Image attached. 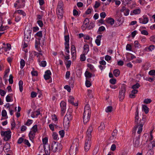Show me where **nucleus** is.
I'll return each mask as SVG.
<instances>
[{"mask_svg": "<svg viewBox=\"0 0 155 155\" xmlns=\"http://www.w3.org/2000/svg\"><path fill=\"white\" fill-rule=\"evenodd\" d=\"M40 114V111L38 110H36L32 112L31 116L33 118H35V117H37Z\"/></svg>", "mask_w": 155, "mask_h": 155, "instance_id": "20", "label": "nucleus"}, {"mask_svg": "<svg viewBox=\"0 0 155 155\" xmlns=\"http://www.w3.org/2000/svg\"><path fill=\"white\" fill-rule=\"evenodd\" d=\"M86 54H84V53H83V54H81V55L80 57V60L81 61H84L86 60V57L85 56V55Z\"/></svg>", "mask_w": 155, "mask_h": 155, "instance_id": "33", "label": "nucleus"}, {"mask_svg": "<svg viewBox=\"0 0 155 155\" xmlns=\"http://www.w3.org/2000/svg\"><path fill=\"white\" fill-rule=\"evenodd\" d=\"M9 72V69H7L5 71V73L3 77L4 78H5L8 76V74Z\"/></svg>", "mask_w": 155, "mask_h": 155, "instance_id": "36", "label": "nucleus"}, {"mask_svg": "<svg viewBox=\"0 0 155 155\" xmlns=\"http://www.w3.org/2000/svg\"><path fill=\"white\" fill-rule=\"evenodd\" d=\"M32 121L31 120L28 119L25 124L27 126H29L31 124Z\"/></svg>", "mask_w": 155, "mask_h": 155, "instance_id": "57", "label": "nucleus"}, {"mask_svg": "<svg viewBox=\"0 0 155 155\" xmlns=\"http://www.w3.org/2000/svg\"><path fill=\"white\" fill-rule=\"evenodd\" d=\"M35 133L31 130L29 134V138L31 141H33V140L35 138Z\"/></svg>", "mask_w": 155, "mask_h": 155, "instance_id": "19", "label": "nucleus"}, {"mask_svg": "<svg viewBox=\"0 0 155 155\" xmlns=\"http://www.w3.org/2000/svg\"><path fill=\"white\" fill-rule=\"evenodd\" d=\"M6 92L4 90L0 89V94L2 96H4L6 94Z\"/></svg>", "mask_w": 155, "mask_h": 155, "instance_id": "52", "label": "nucleus"}, {"mask_svg": "<svg viewBox=\"0 0 155 155\" xmlns=\"http://www.w3.org/2000/svg\"><path fill=\"white\" fill-rule=\"evenodd\" d=\"M64 4L62 1H60L58 2L57 9H63Z\"/></svg>", "mask_w": 155, "mask_h": 155, "instance_id": "22", "label": "nucleus"}, {"mask_svg": "<svg viewBox=\"0 0 155 155\" xmlns=\"http://www.w3.org/2000/svg\"><path fill=\"white\" fill-rule=\"evenodd\" d=\"M139 117H135V126L134 127V132H136V131L137 130V128H138L137 133L138 134H140L141 133L142 131V127L143 126L145 123V121L143 120V118L142 119H140L139 121Z\"/></svg>", "mask_w": 155, "mask_h": 155, "instance_id": "1", "label": "nucleus"}, {"mask_svg": "<svg viewBox=\"0 0 155 155\" xmlns=\"http://www.w3.org/2000/svg\"><path fill=\"white\" fill-rule=\"evenodd\" d=\"M107 23L110 24L111 25H113L114 23V20L111 18H108L106 20Z\"/></svg>", "mask_w": 155, "mask_h": 155, "instance_id": "23", "label": "nucleus"}, {"mask_svg": "<svg viewBox=\"0 0 155 155\" xmlns=\"http://www.w3.org/2000/svg\"><path fill=\"white\" fill-rule=\"evenodd\" d=\"M87 66L91 70H93V71H94V67L91 64H87Z\"/></svg>", "mask_w": 155, "mask_h": 155, "instance_id": "60", "label": "nucleus"}, {"mask_svg": "<svg viewBox=\"0 0 155 155\" xmlns=\"http://www.w3.org/2000/svg\"><path fill=\"white\" fill-rule=\"evenodd\" d=\"M48 141V138L47 137H45V138L43 139L42 142L44 144H45L47 143Z\"/></svg>", "mask_w": 155, "mask_h": 155, "instance_id": "58", "label": "nucleus"}, {"mask_svg": "<svg viewBox=\"0 0 155 155\" xmlns=\"http://www.w3.org/2000/svg\"><path fill=\"white\" fill-rule=\"evenodd\" d=\"M74 99V97L73 96H70L68 99V101L72 105L75 106H77L78 105V104L77 103H74V102L73 101Z\"/></svg>", "mask_w": 155, "mask_h": 155, "instance_id": "18", "label": "nucleus"}, {"mask_svg": "<svg viewBox=\"0 0 155 155\" xmlns=\"http://www.w3.org/2000/svg\"><path fill=\"white\" fill-rule=\"evenodd\" d=\"M116 80L115 79H111L110 80V82L113 84H114L116 83Z\"/></svg>", "mask_w": 155, "mask_h": 155, "instance_id": "53", "label": "nucleus"}, {"mask_svg": "<svg viewBox=\"0 0 155 155\" xmlns=\"http://www.w3.org/2000/svg\"><path fill=\"white\" fill-rule=\"evenodd\" d=\"M38 24L40 27H42L43 26V23L42 21L41 20H38L37 22Z\"/></svg>", "mask_w": 155, "mask_h": 155, "instance_id": "61", "label": "nucleus"}, {"mask_svg": "<svg viewBox=\"0 0 155 155\" xmlns=\"http://www.w3.org/2000/svg\"><path fill=\"white\" fill-rule=\"evenodd\" d=\"M72 119V115L71 112H68L64 116V119L63 125L65 128H68L70 126V121Z\"/></svg>", "mask_w": 155, "mask_h": 155, "instance_id": "3", "label": "nucleus"}, {"mask_svg": "<svg viewBox=\"0 0 155 155\" xmlns=\"http://www.w3.org/2000/svg\"><path fill=\"white\" fill-rule=\"evenodd\" d=\"M113 73L114 76L116 77H118L120 74V71L118 69H115Z\"/></svg>", "mask_w": 155, "mask_h": 155, "instance_id": "27", "label": "nucleus"}, {"mask_svg": "<svg viewBox=\"0 0 155 155\" xmlns=\"http://www.w3.org/2000/svg\"><path fill=\"white\" fill-rule=\"evenodd\" d=\"M6 100L7 102H10L13 101L12 96H10V95H8L6 97Z\"/></svg>", "mask_w": 155, "mask_h": 155, "instance_id": "25", "label": "nucleus"}, {"mask_svg": "<svg viewBox=\"0 0 155 155\" xmlns=\"http://www.w3.org/2000/svg\"><path fill=\"white\" fill-rule=\"evenodd\" d=\"M25 65V61L23 59H21L20 61V68L22 69Z\"/></svg>", "mask_w": 155, "mask_h": 155, "instance_id": "32", "label": "nucleus"}, {"mask_svg": "<svg viewBox=\"0 0 155 155\" xmlns=\"http://www.w3.org/2000/svg\"><path fill=\"white\" fill-rule=\"evenodd\" d=\"M86 86L87 87H89L91 85L90 81L88 80H86L85 82Z\"/></svg>", "mask_w": 155, "mask_h": 155, "instance_id": "49", "label": "nucleus"}, {"mask_svg": "<svg viewBox=\"0 0 155 155\" xmlns=\"http://www.w3.org/2000/svg\"><path fill=\"white\" fill-rule=\"evenodd\" d=\"M13 77L12 74H10L9 76V78L8 79L9 83L10 84H12L13 83Z\"/></svg>", "mask_w": 155, "mask_h": 155, "instance_id": "41", "label": "nucleus"}, {"mask_svg": "<svg viewBox=\"0 0 155 155\" xmlns=\"http://www.w3.org/2000/svg\"><path fill=\"white\" fill-rule=\"evenodd\" d=\"M141 32L142 34L144 35H148V32L145 30H143L141 31Z\"/></svg>", "mask_w": 155, "mask_h": 155, "instance_id": "56", "label": "nucleus"}, {"mask_svg": "<svg viewBox=\"0 0 155 155\" xmlns=\"http://www.w3.org/2000/svg\"><path fill=\"white\" fill-rule=\"evenodd\" d=\"M151 102L152 100L150 99L149 98L145 99L143 101V103L146 104H149Z\"/></svg>", "mask_w": 155, "mask_h": 155, "instance_id": "35", "label": "nucleus"}, {"mask_svg": "<svg viewBox=\"0 0 155 155\" xmlns=\"http://www.w3.org/2000/svg\"><path fill=\"white\" fill-rule=\"evenodd\" d=\"M93 131V127L91 126H90L88 128L87 133L86 137L87 138H91V133Z\"/></svg>", "mask_w": 155, "mask_h": 155, "instance_id": "13", "label": "nucleus"}, {"mask_svg": "<svg viewBox=\"0 0 155 155\" xmlns=\"http://www.w3.org/2000/svg\"><path fill=\"white\" fill-rule=\"evenodd\" d=\"M31 74L33 76H37L38 75L37 72L36 71H32Z\"/></svg>", "mask_w": 155, "mask_h": 155, "instance_id": "63", "label": "nucleus"}, {"mask_svg": "<svg viewBox=\"0 0 155 155\" xmlns=\"http://www.w3.org/2000/svg\"><path fill=\"white\" fill-rule=\"evenodd\" d=\"M91 113L90 105L88 104L86 105L84 108L83 115V122L84 124H86L89 120Z\"/></svg>", "mask_w": 155, "mask_h": 155, "instance_id": "2", "label": "nucleus"}, {"mask_svg": "<svg viewBox=\"0 0 155 155\" xmlns=\"http://www.w3.org/2000/svg\"><path fill=\"white\" fill-rule=\"evenodd\" d=\"M64 88L67 90L68 92H70L71 90V88L70 86L68 85H66L64 86Z\"/></svg>", "mask_w": 155, "mask_h": 155, "instance_id": "47", "label": "nucleus"}, {"mask_svg": "<svg viewBox=\"0 0 155 155\" xmlns=\"http://www.w3.org/2000/svg\"><path fill=\"white\" fill-rule=\"evenodd\" d=\"M155 48V46L153 45L150 46L148 48V49L149 51H152Z\"/></svg>", "mask_w": 155, "mask_h": 155, "instance_id": "62", "label": "nucleus"}, {"mask_svg": "<svg viewBox=\"0 0 155 155\" xmlns=\"http://www.w3.org/2000/svg\"><path fill=\"white\" fill-rule=\"evenodd\" d=\"M52 150L54 152H56L58 150L59 151L62 149V145L61 144L55 141H53L51 144Z\"/></svg>", "mask_w": 155, "mask_h": 155, "instance_id": "5", "label": "nucleus"}, {"mask_svg": "<svg viewBox=\"0 0 155 155\" xmlns=\"http://www.w3.org/2000/svg\"><path fill=\"white\" fill-rule=\"evenodd\" d=\"M95 26V25L94 23H90L89 26L87 27L88 29H91L94 28Z\"/></svg>", "mask_w": 155, "mask_h": 155, "instance_id": "48", "label": "nucleus"}, {"mask_svg": "<svg viewBox=\"0 0 155 155\" xmlns=\"http://www.w3.org/2000/svg\"><path fill=\"white\" fill-rule=\"evenodd\" d=\"M24 142L27 145V146L28 147H30L31 146V144L29 142V141L26 139H25L24 140Z\"/></svg>", "mask_w": 155, "mask_h": 155, "instance_id": "54", "label": "nucleus"}, {"mask_svg": "<svg viewBox=\"0 0 155 155\" xmlns=\"http://www.w3.org/2000/svg\"><path fill=\"white\" fill-rule=\"evenodd\" d=\"M59 133L61 137H63L64 136V131L63 130H61L59 132Z\"/></svg>", "mask_w": 155, "mask_h": 155, "instance_id": "45", "label": "nucleus"}, {"mask_svg": "<svg viewBox=\"0 0 155 155\" xmlns=\"http://www.w3.org/2000/svg\"><path fill=\"white\" fill-rule=\"evenodd\" d=\"M99 151V148L97 146L96 147L93 151V155H95Z\"/></svg>", "mask_w": 155, "mask_h": 155, "instance_id": "34", "label": "nucleus"}, {"mask_svg": "<svg viewBox=\"0 0 155 155\" xmlns=\"http://www.w3.org/2000/svg\"><path fill=\"white\" fill-rule=\"evenodd\" d=\"M85 75L86 78H91L92 76V74L91 73L87 71H86L85 73Z\"/></svg>", "mask_w": 155, "mask_h": 155, "instance_id": "31", "label": "nucleus"}, {"mask_svg": "<svg viewBox=\"0 0 155 155\" xmlns=\"http://www.w3.org/2000/svg\"><path fill=\"white\" fill-rule=\"evenodd\" d=\"M101 37L102 35H98L97 37V38L96 39L95 42L97 46H99L100 45Z\"/></svg>", "mask_w": 155, "mask_h": 155, "instance_id": "21", "label": "nucleus"}, {"mask_svg": "<svg viewBox=\"0 0 155 155\" xmlns=\"http://www.w3.org/2000/svg\"><path fill=\"white\" fill-rule=\"evenodd\" d=\"M132 49L131 46L129 44H127L126 46V49L127 50L131 51Z\"/></svg>", "mask_w": 155, "mask_h": 155, "instance_id": "59", "label": "nucleus"}, {"mask_svg": "<svg viewBox=\"0 0 155 155\" xmlns=\"http://www.w3.org/2000/svg\"><path fill=\"white\" fill-rule=\"evenodd\" d=\"M138 92V90L137 89H133L131 93L129 95V97L131 98H134L135 97V94L137 93Z\"/></svg>", "mask_w": 155, "mask_h": 155, "instance_id": "16", "label": "nucleus"}, {"mask_svg": "<svg viewBox=\"0 0 155 155\" xmlns=\"http://www.w3.org/2000/svg\"><path fill=\"white\" fill-rule=\"evenodd\" d=\"M100 5V2L97 1H96L95 4L94 6V7L95 8H98Z\"/></svg>", "mask_w": 155, "mask_h": 155, "instance_id": "44", "label": "nucleus"}, {"mask_svg": "<svg viewBox=\"0 0 155 155\" xmlns=\"http://www.w3.org/2000/svg\"><path fill=\"white\" fill-rule=\"evenodd\" d=\"M139 22L143 24H147L149 21V19L146 16L143 15L142 17L139 18Z\"/></svg>", "mask_w": 155, "mask_h": 155, "instance_id": "14", "label": "nucleus"}, {"mask_svg": "<svg viewBox=\"0 0 155 155\" xmlns=\"http://www.w3.org/2000/svg\"><path fill=\"white\" fill-rule=\"evenodd\" d=\"M37 95V93L34 92L32 91L31 93V97L32 98H34Z\"/></svg>", "mask_w": 155, "mask_h": 155, "instance_id": "55", "label": "nucleus"}, {"mask_svg": "<svg viewBox=\"0 0 155 155\" xmlns=\"http://www.w3.org/2000/svg\"><path fill=\"white\" fill-rule=\"evenodd\" d=\"M91 138H87L85 143L84 150L86 152H87L89 150L91 146Z\"/></svg>", "mask_w": 155, "mask_h": 155, "instance_id": "10", "label": "nucleus"}, {"mask_svg": "<svg viewBox=\"0 0 155 155\" xmlns=\"http://www.w3.org/2000/svg\"><path fill=\"white\" fill-rule=\"evenodd\" d=\"M11 132L10 130L6 131H2L1 135L4 137L3 139L5 141H7L10 139L11 137Z\"/></svg>", "mask_w": 155, "mask_h": 155, "instance_id": "6", "label": "nucleus"}, {"mask_svg": "<svg viewBox=\"0 0 155 155\" xmlns=\"http://www.w3.org/2000/svg\"><path fill=\"white\" fill-rule=\"evenodd\" d=\"M66 103L64 101H62L60 104V107L61 108V112L63 115L65 113L66 109Z\"/></svg>", "mask_w": 155, "mask_h": 155, "instance_id": "12", "label": "nucleus"}, {"mask_svg": "<svg viewBox=\"0 0 155 155\" xmlns=\"http://www.w3.org/2000/svg\"><path fill=\"white\" fill-rule=\"evenodd\" d=\"M83 48V53L84 54H87L89 51V45L87 44H85L84 45Z\"/></svg>", "mask_w": 155, "mask_h": 155, "instance_id": "17", "label": "nucleus"}, {"mask_svg": "<svg viewBox=\"0 0 155 155\" xmlns=\"http://www.w3.org/2000/svg\"><path fill=\"white\" fill-rule=\"evenodd\" d=\"M18 13L19 14L22 15L23 16H25L26 15L25 13L22 10H16L15 11L14 14Z\"/></svg>", "mask_w": 155, "mask_h": 155, "instance_id": "28", "label": "nucleus"}, {"mask_svg": "<svg viewBox=\"0 0 155 155\" xmlns=\"http://www.w3.org/2000/svg\"><path fill=\"white\" fill-rule=\"evenodd\" d=\"M140 136L139 135L134 139L133 140V145L135 147H139L141 144L139 141Z\"/></svg>", "mask_w": 155, "mask_h": 155, "instance_id": "11", "label": "nucleus"}, {"mask_svg": "<svg viewBox=\"0 0 155 155\" xmlns=\"http://www.w3.org/2000/svg\"><path fill=\"white\" fill-rule=\"evenodd\" d=\"M89 22V20L88 18H86L84 21V24L87 26L88 25Z\"/></svg>", "mask_w": 155, "mask_h": 155, "instance_id": "40", "label": "nucleus"}, {"mask_svg": "<svg viewBox=\"0 0 155 155\" xmlns=\"http://www.w3.org/2000/svg\"><path fill=\"white\" fill-rule=\"evenodd\" d=\"M150 41L155 43V35L150 37Z\"/></svg>", "mask_w": 155, "mask_h": 155, "instance_id": "50", "label": "nucleus"}, {"mask_svg": "<svg viewBox=\"0 0 155 155\" xmlns=\"http://www.w3.org/2000/svg\"><path fill=\"white\" fill-rule=\"evenodd\" d=\"M56 13L58 18L61 19L63 16V9H57Z\"/></svg>", "mask_w": 155, "mask_h": 155, "instance_id": "15", "label": "nucleus"}, {"mask_svg": "<svg viewBox=\"0 0 155 155\" xmlns=\"http://www.w3.org/2000/svg\"><path fill=\"white\" fill-rule=\"evenodd\" d=\"M142 110L144 111L146 114H147L149 112V108L145 105H142Z\"/></svg>", "mask_w": 155, "mask_h": 155, "instance_id": "24", "label": "nucleus"}, {"mask_svg": "<svg viewBox=\"0 0 155 155\" xmlns=\"http://www.w3.org/2000/svg\"><path fill=\"white\" fill-rule=\"evenodd\" d=\"M36 37L35 47L37 48L38 45L39 44H41L42 45H44V41L42 40L41 41V38L42 37V31H40L38 32L35 35Z\"/></svg>", "mask_w": 155, "mask_h": 155, "instance_id": "4", "label": "nucleus"}, {"mask_svg": "<svg viewBox=\"0 0 155 155\" xmlns=\"http://www.w3.org/2000/svg\"><path fill=\"white\" fill-rule=\"evenodd\" d=\"M149 74L150 75H155V70H153L150 71L149 72Z\"/></svg>", "mask_w": 155, "mask_h": 155, "instance_id": "51", "label": "nucleus"}, {"mask_svg": "<svg viewBox=\"0 0 155 155\" xmlns=\"http://www.w3.org/2000/svg\"><path fill=\"white\" fill-rule=\"evenodd\" d=\"M111 59V57L108 55H106L105 57V59L107 61L110 60Z\"/></svg>", "mask_w": 155, "mask_h": 155, "instance_id": "64", "label": "nucleus"}, {"mask_svg": "<svg viewBox=\"0 0 155 155\" xmlns=\"http://www.w3.org/2000/svg\"><path fill=\"white\" fill-rule=\"evenodd\" d=\"M126 91L125 87L123 86L121 87L119 93V98L120 101L122 100L124 97V93Z\"/></svg>", "mask_w": 155, "mask_h": 155, "instance_id": "9", "label": "nucleus"}, {"mask_svg": "<svg viewBox=\"0 0 155 155\" xmlns=\"http://www.w3.org/2000/svg\"><path fill=\"white\" fill-rule=\"evenodd\" d=\"M113 110V107L111 106H109L107 107L105 110V111L107 112H110Z\"/></svg>", "mask_w": 155, "mask_h": 155, "instance_id": "29", "label": "nucleus"}, {"mask_svg": "<svg viewBox=\"0 0 155 155\" xmlns=\"http://www.w3.org/2000/svg\"><path fill=\"white\" fill-rule=\"evenodd\" d=\"M46 64L47 63L45 61H42L40 65L43 67H45L46 66Z\"/></svg>", "mask_w": 155, "mask_h": 155, "instance_id": "46", "label": "nucleus"}, {"mask_svg": "<svg viewBox=\"0 0 155 155\" xmlns=\"http://www.w3.org/2000/svg\"><path fill=\"white\" fill-rule=\"evenodd\" d=\"M78 150V148L75 144H73L71 146L69 151L70 155H75L76 151Z\"/></svg>", "mask_w": 155, "mask_h": 155, "instance_id": "8", "label": "nucleus"}, {"mask_svg": "<svg viewBox=\"0 0 155 155\" xmlns=\"http://www.w3.org/2000/svg\"><path fill=\"white\" fill-rule=\"evenodd\" d=\"M31 34V30L25 28L24 34V41L28 42L30 40Z\"/></svg>", "mask_w": 155, "mask_h": 155, "instance_id": "7", "label": "nucleus"}, {"mask_svg": "<svg viewBox=\"0 0 155 155\" xmlns=\"http://www.w3.org/2000/svg\"><path fill=\"white\" fill-rule=\"evenodd\" d=\"M155 78L154 77L153 78H146L145 79V80L146 81H148L150 82H153L154 80L155 79Z\"/></svg>", "mask_w": 155, "mask_h": 155, "instance_id": "43", "label": "nucleus"}, {"mask_svg": "<svg viewBox=\"0 0 155 155\" xmlns=\"http://www.w3.org/2000/svg\"><path fill=\"white\" fill-rule=\"evenodd\" d=\"M31 131L36 133L38 131L37 125H35L32 128Z\"/></svg>", "mask_w": 155, "mask_h": 155, "instance_id": "30", "label": "nucleus"}, {"mask_svg": "<svg viewBox=\"0 0 155 155\" xmlns=\"http://www.w3.org/2000/svg\"><path fill=\"white\" fill-rule=\"evenodd\" d=\"M140 85L138 83H136V84L133 85L132 86V88L133 89H136L137 88H138L140 87Z\"/></svg>", "mask_w": 155, "mask_h": 155, "instance_id": "39", "label": "nucleus"}, {"mask_svg": "<svg viewBox=\"0 0 155 155\" xmlns=\"http://www.w3.org/2000/svg\"><path fill=\"white\" fill-rule=\"evenodd\" d=\"M105 125L104 123H101V124L100 126L98 127V129L100 130H103L105 128Z\"/></svg>", "mask_w": 155, "mask_h": 155, "instance_id": "38", "label": "nucleus"}, {"mask_svg": "<svg viewBox=\"0 0 155 155\" xmlns=\"http://www.w3.org/2000/svg\"><path fill=\"white\" fill-rule=\"evenodd\" d=\"M133 12L135 15L139 14L140 13L141 9L139 8L133 10Z\"/></svg>", "mask_w": 155, "mask_h": 155, "instance_id": "26", "label": "nucleus"}, {"mask_svg": "<svg viewBox=\"0 0 155 155\" xmlns=\"http://www.w3.org/2000/svg\"><path fill=\"white\" fill-rule=\"evenodd\" d=\"M2 115L3 117H5L6 116L7 117V112L5 110H2Z\"/></svg>", "mask_w": 155, "mask_h": 155, "instance_id": "42", "label": "nucleus"}, {"mask_svg": "<svg viewBox=\"0 0 155 155\" xmlns=\"http://www.w3.org/2000/svg\"><path fill=\"white\" fill-rule=\"evenodd\" d=\"M117 130L115 129L114 130L112 134V136L113 137V138L116 137L117 136Z\"/></svg>", "mask_w": 155, "mask_h": 155, "instance_id": "37", "label": "nucleus"}]
</instances>
